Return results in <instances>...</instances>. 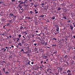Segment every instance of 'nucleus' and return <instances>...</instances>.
<instances>
[{
    "instance_id": "obj_59",
    "label": "nucleus",
    "mask_w": 75,
    "mask_h": 75,
    "mask_svg": "<svg viewBox=\"0 0 75 75\" xmlns=\"http://www.w3.org/2000/svg\"><path fill=\"white\" fill-rule=\"evenodd\" d=\"M1 3H2V2H1L0 1V4H1Z\"/></svg>"
},
{
    "instance_id": "obj_42",
    "label": "nucleus",
    "mask_w": 75,
    "mask_h": 75,
    "mask_svg": "<svg viewBox=\"0 0 75 75\" xmlns=\"http://www.w3.org/2000/svg\"><path fill=\"white\" fill-rule=\"evenodd\" d=\"M6 51V49H4V52H5V51Z\"/></svg>"
},
{
    "instance_id": "obj_5",
    "label": "nucleus",
    "mask_w": 75,
    "mask_h": 75,
    "mask_svg": "<svg viewBox=\"0 0 75 75\" xmlns=\"http://www.w3.org/2000/svg\"><path fill=\"white\" fill-rule=\"evenodd\" d=\"M59 27L58 26L57 28H56V31H59Z\"/></svg>"
},
{
    "instance_id": "obj_47",
    "label": "nucleus",
    "mask_w": 75,
    "mask_h": 75,
    "mask_svg": "<svg viewBox=\"0 0 75 75\" xmlns=\"http://www.w3.org/2000/svg\"><path fill=\"white\" fill-rule=\"evenodd\" d=\"M45 30H47V27L45 28Z\"/></svg>"
},
{
    "instance_id": "obj_28",
    "label": "nucleus",
    "mask_w": 75,
    "mask_h": 75,
    "mask_svg": "<svg viewBox=\"0 0 75 75\" xmlns=\"http://www.w3.org/2000/svg\"><path fill=\"white\" fill-rule=\"evenodd\" d=\"M5 74H8V71H7L5 72Z\"/></svg>"
},
{
    "instance_id": "obj_58",
    "label": "nucleus",
    "mask_w": 75,
    "mask_h": 75,
    "mask_svg": "<svg viewBox=\"0 0 75 75\" xmlns=\"http://www.w3.org/2000/svg\"><path fill=\"white\" fill-rule=\"evenodd\" d=\"M19 40V39L18 38V40H17V41H18Z\"/></svg>"
},
{
    "instance_id": "obj_49",
    "label": "nucleus",
    "mask_w": 75,
    "mask_h": 75,
    "mask_svg": "<svg viewBox=\"0 0 75 75\" xmlns=\"http://www.w3.org/2000/svg\"><path fill=\"white\" fill-rule=\"evenodd\" d=\"M74 61H73V62H72V63H71V64H74Z\"/></svg>"
},
{
    "instance_id": "obj_20",
    "label": "nucleus",
    "mask_w": 75,
    "mask_h": 75,
    "mask_svg": "<svg viewBox=\"0 0 75 75\" xmlns=\"http://www.w3.org/2000/svg\"><path fill=\"white\" fill-rule=\"evenodd\" d=\"M18 6L19 7V8H21V7H22V6H21L20 5H18Z\"/></svg>"
},
{
    "instance_id": "obj_31",
    "label": "nucleus",
    "mask_w": 75,
    "mask_h": 75,
    "mask_svg": "<svg viewBox=\"0 0 75 75\" xmlns=\"http://www.w3.org/2000/svg\"><path fill=\"white\" fill-rule=\"evenodd\" d=\"M45 45H48L47 42L45 43Z\"/></svg>"
},
{
    "instance_id": "obj_61",
    "label": "nucleus",
    "mask_w": 75,
    "mask_h": 75,
    "mask_svg": "<svg viewBox=\"0 0 75 75\" xmlns=\"http://www.w3.org/2000/svg\"><path fill=\"white\" fill-rule=\"evenodd\" d=\"M73 37L74 38H75V35Z\"/></svg>"
},
{
    "instance_id": "obj_7",
    "label": "nucleus",
    "mask_w": 75,
    "mask_h": 75,
    "mask_svg": "<svg viewBox=\"0 0 75 75\" xmlns=\"http://www.w3.org/2000/svg\"><path fill=\"white\" fill-rule=\"evenodd\" d=\"M24 3L23 2V1H21V2L18 5V6H20L21 4H23Z\"/></svg>"
},
{
    "instance_id": "obj_62",
    "label": "nucleus",
    "mask_w": 75,
    "mask_h": 75,
    "mask_svg": "<svg viewBox=\"0 0 75 75\" xmlns=\"http://www.w3.org/2000/svg\"><path fill=\"white\" fill-rule=\"evenodd\" d=\"M64 74H66L67 75V72H64Z\"/></svg>"
},
{
    "instance_id": "obj_3",
    "label": "nucleus",
    "mask_w": 75,
    "mask_h": 75,
    "mask_svg": "<svg viewBox=\"0 0 75 75\" xmlns=\"http://www.w3.org/2000/svg\"><path fill=\"white\" fill-rule=\"evenodd\" d=\"M44 5H45V4L44 3H42V4H40V6H41L43 7H44Z\"/></svg>"
},
{
    "instance_id": "obj_4",
    "label": "nucleus",
    "mask_w": 75,
    "mask_h": 75,
    "mask_svg": "<svg viewBox=\"0 0 75 75\" xmlns=\"http://www.w3.org/2000/svg\"><path fill=\"white\" fill-rule=\"evenodd\" d=\"M5 21H6V18H3L2 19V21H3V22H4Z\"/></svg>"
},
{
    "instance_id": "obj_13",
    "label": "nucleus",
    "mask_w": 75,
    "mask_h": 75,
    "mask_svg": "<svg viewBox=\"0 0 75 75\" xmlns=\"http://www.w3.org/2000/svg\"><path fill=\"white\" fill-rule=\"evenodd\" d=\"M6 68H3L2 69V70L4 72H6V71H5V69Z\"/></svg>"
},
{
    "instance_id": "obj_64",
    "label": "nucleus",
    "mask_w": 75,
    "mask_h": 75,
    "mask_svg": "<svg viewBox=\"0 0 75 75\" xmlns=\"http://www.w3.org/2000/svg\"><path fill=\"white\" fill-rule=\"evenodd\" d=\"M74 25V27H75V24Z\"/></svg>"
},
{
    "instance_id": "obj_23",
    "label": "nucleus",
    "mask_w": 75,
    "mask_h": 75,
    "mask_svg": "<svg viewBox=\"0 0 75 75\" xmlns=\"http://www.w3.org/2000/svg\"><path fill=\"white\" fill-rule=\"evenodd\" d=\"M61 8H60V7H59L58 8V10H61Z\"/></svg>"
},
{
    "instance_id": "obj_51",
    "label": "nucleus",
    "mask_w": 75,
    "mask_h": 75,
    "mask_svg": "<svg viewBox=\"0 0 75 75\" xmlns=\"http://www.w3.org/2000/svg\"><path fill=\"white\" fill-rule=\"evenodd\" d=\"M4 50V48H3L2 49V50L3 51V50Z\"/></svg>"
},
{
    "instance_id": "obj_19",
    "label": "nucleus",
    "mask_w": 75,
    "mask_h": 75,
    "mask_svg": "<svg viewBox=\"0 0 75 75\" xmlns=\"http://www.w3.org/2000/svg\"><path fill=\"white\" fill-rule=\"evenodd\" d=\"M65 58H66V59H67V58H68V56H67V55L65 56Z\"/></svg>"
},
{
    "instance_id": "obj_26",
    "label": "nucleus",
    "mask_w": 75,
    "mask_h": 75,
    "mask_svg": "<svg viewBox=\"0 0 75 75\" xmlns=\"http://www.w3.org/2000/svg\"><path fill=\"white\" fill-rule=\"evenodd\" d=\"M21 37V35L20 34H19V38H20V37Z\"/></svg>"
},
{
    "instance_id": "obj_60",
    "label": "nucleus",
    "mask_w": 75,
    "mask_h": 75,
    "mask_svg": "<svg viewBox=\"0 0 75 75\" xmlns=\"http://www.w3.org/2000/svg\"><path fill=\"white\" fill-rule=\"evenodd\" d=\"M26 39V38L24 39L23 40V41H24V40H25Z\"/></svg>"
},
{
    "instance_id": "obj_43",
    "label": "nucleus",
    "mask_w": 75,
    "mask_h": 75,
    "mask_svg": "<svg viewBox=\"0 0 75 75\" xmlns=\"http://www.w3.org/2000/svg\"><path fill=\"white\" fill-rule=\"evenodd\" d=\"M10 25V24L9 23H8L7 25H6V26H8V25Z\"/></svg>"
},
{
    "instance_id": "obj_8",
    "label": "nucleus",
    "mask_w": 75,
    "mask_h": 75,
    "mask_svg": "<svg viewBox=\"0 0 75 75\" xmlns=\"http://www.w3.org/2000/svg\"><path fill=\"white\" fill-rule=\"evenodd\" d=\"M43 59H46V58H47V56H43Z\"/></svg>"
},
{
    "instance_id": "obj_44",
    "label": "nucleus",
    "mask_w": 75,
    "mask_h": 75,
    "mask_svg": "<svg viewBox=\"0 0 75 75\" xmlns=\"http://www.w3.org/2000/svg\"><path fill=\"white\" fill-rule=\"evenodd\" d=\"M53 54H56V52H54Z\"/></svg>"
},
{
    "instance_id": "obj_34",
    "label": "nucleus",
    "mask_w": 75,
    "mask_h": 75,
    "mask_svg": "<svg viewBox=\"0 0 75 75\" xmlns=\"http://www.w3.org/2000/svg\"><path fill=\"white\" fill-rule=\"evenodd\" d=\"M65 62L67 64V65H68V62Z\"/></svg>"
},
{
    "instance_id": "obj_16",
    "label": "nucleus",
    "mask_w": 75,
    "mask_h": 75,
    "mask_svg": "<svg viewBox=\"0 0 75 75\" xmlns=\"http://www.w3.org/2000/svg\"><path fill=\"white\" fill-rule=\"evenodd\" d=\"M6 25H5L3 26V28L4 29H6V28H5V27H6Z\"/></svg>"
},
{
    "instance_id": "obj_10",
    "label": "nucleus",
    "mask_w": 75,
    "mask_h": 75,
    "mask_svg": "<svg viewBox=\"0 0 75 75\" xmlns=\"http://www.w3.org/2000/svg\"><path fill=\"white\" fill-rule=\"evenodd\" d=\"M18 45L20 46V47L22 46V45H21V43H18Z\"/></svg>"
},
{
    "instance_id": "obj_33",
    "label": "nucleus",
    "mask_w": 75,
    "mask_h": 75,
    "mask_svg": "<svg viewBox=\"0 0 75 75\" xmlns=\"http://www.w3.org/2000/svg\"><path fill=\"white\" fill-rule=\"evenodd\" d=\"M34 62H31V64H34Z\"/></svg>"
},
{
    "instance_id": "obj_21",
    "label": "nucleus",
    "mask_w": 75,
    "mask_h": 75,
    "mask_svg": "<svg viewBox=\"0 0 75 75\" xmlns=\"http://www.w3.org/2000/svg\"><path fill=\"white\" fill-rule=\"evenodd\" d=\"M68 71L69 73H71V70H68Z\"/></svg>"
},
{
    "instance_id": "obj_55",
    "label": "nucleus",
    "mask_w": 75,
    "mask_h": 75,
    "mask_svg": "<svg viewBox=\"0 0 75 75\" xmlns=\"http://www.w3.org/2000/svg\"><path fill=\"white\" fill-rule=\"evenodd\" d=\"M5 48H6V49H8V47H6Z\"/></svg>"
},
{
    "instance_id": "obj_39",
    "label": "nucleus",
    "mask_w": 75,
    "mask_h": 75,
    "mask_svg": "<svg viewBox=\"0 0 75 75\" xmlns=\"http://www.w3.org/2000/svg\"><path fill=\"white\" fill-rule=\"evenodd\" d=\"M21 1H18V3H21Z\"/></svg>"
},
{
    "instance_id": "obj_6",
    "label": "nucleus",
    "mask_w": 75,
    "mask_h": 75,
    "mask_svg": "<svg viewBox=\"0 0 75 75\" xmlns=\"http://www.w3.org/2000/svg\"><path fill=\"white\" fill-rule=\"evenodd\" d=\"M70 28L71 30H73V26H72V25H70Z\"/></svg>"
},
{
    "instance_id": "obj_30",
    "label": "nucleus",
    "mask_w": 75,
    "mask_h": 75,
    "mask_svg": "<svg viewBox=\"0 0 75 75\" xmlns=\"http://www.w3.org/2000/svg\"><path fill=\"white\" fill-rule=\"evenodd\" d=\"M11 1H12V2H15V0H12Z\"/></svg>"
},
{
    "instance_id": "obj_29",
    "label": "nucleus",
    "mask_w": 75,
    "mask_h": 75,
    "mask_svg": "<svg viewBox=\"0 0 75 75\" xmlns=\"http://www.w3.org/2000/svg\"><path fill=\"white\" fill-rule=\"evenodd\" d=\"M37 13H38V11H36L35 12V14H37Z\"/></svg>"
},
{
    "instance_id": "obj_15",
    "label": "nucleus",
    "mask_w": 75,
    "mask_h": 75,
    "mask_svg": "<svg viewBox=\"0 0 75 75\" xmlns=\"http://www.w3.org/2000/svg\"><path fill=\"white\" fill-rule=\"evenodd\" d=\"M24 50L23 49H22V50H21V52H22V53H23V52H24Z\"/></svg>"
},
{
    "instance_id": "obj_9",
    "label": "nucleus",
    "mask_w": 75,
    "mask_h": 75,
    "mask_svg": "<svg viewBox=\"0 0 75 75\" xmlns=\"http://www.w3.org/2000/svg\"><path fill=\"white\" fill-rule=\"evenodd\" d=\"M30 13L31 14H33V13L34 14V13L32 11H30Z\"/></svg>"
},
{
    "instance_id": "obj_46",
    "label": "nucleus",
    "mask_w": 75,
    "mask_h": 75,
    "mask_svg": "<svg viewBox=\"0 0 75 75\" xmlns=\"http://www.w3.org/2000/svg\"><path fill=\"white\" fill-rule=\"evenodd\" d=\"M20 8V10H23V8Z\"/></svg>"
},
{
    "instance_id": "obj_53",
    "label": "nucleus",
    "mask_w": 75,
    "mask_h": 75,
    "mask_svg": "<svg viewBox=\"0 0 75 75\" xmlns=\"http://www.w3.org/2000/svg\"><path fill=\"white\" fill-rule=\"evenodd\" d=\"M33 42H35V40H33Z\"/></svg>"
},
{
    "instance_id": "obj_36",
    "label": "nucleus",
    "mask_w": 75,
    "mask_h": 75,
    "mask_svg": "<svg viewBox=\"0 0 75 75\" xmlns=\"http://www.w3.org/2000/svg\"><path fill=\"white\" fill-rule=\"evenodd\" d=\"M23 37L24 38H25V36L24 35L23 36Z\"/></svg>"
},
{
    "instance_id": "obj_45",
    "label": "nucleus",
    "mask_w": 75,
    "mask_h": 75,
    "mask_svg": "<svg viewBox=\"0 0 75 75\" xmlns=\"http://www.w3.org/2000/svg\"><path fill=\"white\" fill-rule=\"evenodd\" d=\"M14 46H13L12 45H11V48H14Z\"/></svg>"
},
{
    "instance_id": "obj_50",
    "label": "nucleus",
    "mask_w": 75,
    "mask_h": 75,
    "mask_svg": "<svg viewBox=\"0 0 75 75\" xmlns=\"http://www.w3.org/2000/svg\"><path fill=\"white\" fill-rule=\"evenodd\" d=\"M7 52H8L9 51H8V49H7Z\"/></svg>"
},
{
    "instance_id": "obj_2",
    "label": "nucleus",
    "mask_w": 75,
    "mask_h": 75,
    "mask_svg": "<svg viewBox=\"0 0 75 75\" xmlns=\"http://www.w3.org/2000/svg\"><path fill=\"white\" fill-rule=\"evenodd\" d=\"M43 42H41L40 43L42 44V45H44V44H45V42L44 41V40H43Z\"/></svg>"
},
{
    "instance_id": "obj_56",
    "label": "nucleus",
    "mask_w": 75,
    "mask_h": 75,
    "mask_svg": "<svg viewBox=\"0 0 75 75\" xmlns=\"http://www.w3.org/2000/svg\"><path fill=\"white\" fill-rule=\"evenodd\" d=\"M31 5L32 6H33V3H31Z\"/></svg>"
},
{
    "instance_id": "obj_48",
    "label": "nucleus",
    "mask_w": 75,
    "mask_h": 75,
    "mask_svg": "<svg viewBox=\"0 0 75 75\" xmlns=\"http://www.w3.org/2000/svg\"><path fill=\"white\" fill-rule=\"evenodd\" d=\"M36 33H38V30H36Z\"/></svg>"
},
{
    "instance_id": "obj_27",
    "label": "nucleus",
    "mask_w": 75,
    "mask_h": 75,
    "mask_svg": "<svg viewBox=\"0 0 75 75\" xmlns=\"http://www.w3.org/2000/svg\"><path fill=\"white\" fill-rule=\"evenodd\" d=\"M24 6H26V7H27V5H26V4H24Z\"/></svg>"
},
{
    "instance_id": "obj_18",
    "label": "nucleus",
    "mask_w": 75,
    "mask_h": 75,
    "mask_svg": "<svg viewBox=\"0 0 75 75\" xmlns=\"http://www.w3.org/2000/svg\"><path fill=\"white\" fill-rule=\"evenodd\" d=\"M63 18H64V19H65V20H67V17H66V16H65L64 17H63Z\"/></svg>"
},
{
    "instance_id": "obj_17",
    "label": "nucleus",
    "mask_w": 75,
    "mask_h": 75,
    "mask_svg": "<svg viewBox=\"0 0 75 75\" xmlns=\"http://www.w3.org/2000/svg\"><path fill=\"white\" fill-rule=\"evenodd\" d=\"M23 26H21L20 28V29H21V30H22V29H23Z\"/></svg>"
},
{
    "instance_id": "obj_63",
    "label": "nucleus",
    "mask_w": 75,
    "mask_h": 75,
    "mask_svg": "<svg viewBox=\"0 0 75 75\" xmlns=\"http://www.w3.org/2000/svg\"><path fill=\"white\" fill-rule=\"evenodd\" d=\"M28 19H30V17H28Z\"/></svg>"
},
{
    "instance_id": "obj_35",
    "label": "nucleus",
    "mask_w": 75,
    "mask_h": 75,
    "mask_svg": "<svg viewBox=\"0 0 75 75\" xmlns=\"http://www.w3.org/2000/svg\"><path fill=\"white\" fill-rule=\"evenodd\" d=\"M65 40H66V41H67V40H68V38H65Z\"/></svg>"
},
{
    "instance_id": "obj_40",
    "label": "nucleus",
    "mask_w": 75,
    "mask_h": 75,
    "mask_svg": "<svg viewBox=\"0 0 75 75\" xmlns=\"http://www.w3.org/2000/svg\"><path fill=\"white\" fill-rule=\"evenodd\" d=\"M37 44H36V43H35L34 44V45H35V46H36V45H37Z\"/></svg>"
},
{
    "instance_id": "obj_32",
    "label": "nucleus",
    "mask_w": 75,
    "mask_h": 75,
    "mask_svg": "<svg viewBox=\"0 0 75 75\" xmlns=\"http://www.w3.org/2000/svg\"><path fill=\"white\" fill-rule=\"evenodd\" d=\"M44 62V61H43V60L42 61L40 62L41 64H42V62Z\"/></svg>"
},
{
    "instance_id": "obj_52",
    "label": "nucleus",
    "mask_w": 75,
    "mask_h": 75,
    "mask_svg": "<svg viewBox=\"0 0 75 75\" xmlns=\"http://www.w3.org/2000/svg\"><path fill=\"white\" fill-rule=\"evenodd\" d=\"M28 17L27 16V17H25V18H28Z\"/></svg>"
},
{
    "instance_id": "obj_24",
    "label": "nucleus",
    "mask_w": 75,
    "mask_h": 75,
    "mask_svg": "<svg viewBox=\"0 0 75 75\" xmlns=\"http://www.w3.org/2000/svg\"><path fill=\"white\" fill-rule=\"evenodd\" d=\"M53 40H55V41H57V39L56 38H53Z\"/></svg>"
},
{
    "instance_id": "obj_22",
    "label": "nucleus",
    "mask_w": 75,
    "mask_h": 75,
    "mask_svg": "<svg viewBox=\"0 0 75 75\" xmlns=\"http://www.w3.org/2000/svg\"><path fill=\"white\" fill-rule=\"evenodd\" d=\"M12 20H13V19H11V20L9 21V22H10V23H12V22H13V21H12Z\"/></svg>"
},
{
    "instance_id": "obj_54",
    "label": "nucleus",
    "mask_w": 75,
    "mask_h": 75,
    "mask_svg": "<svg viewBox=\"0 0 75 75\" xmlns=\"http://www.w3.org/2000/svg\"><path fill=\"white\" fill-rule=\"evenodd\" d=\"M37 11V10H36V9H35V12L36 11Z\"/></svg>"
},
{
    "instance_id": "obj_12",
    "label": "nucleus",
    "mask_w": 75,
    "mask_h": 75,
    "mask_svg": "<svg viewBox=\"0 0 75 75\" xmlns=\"http://www.w3.org/2000/svg\"><path fill=\"white\" fill-rule=\"evenodd\" d=\"M44 17V15L43 14H42L40 16V17Z\"/></svg>"
},
{
    "instance_id": "obj_37",
    "label": "nucleus",
    "mask_w": 75,
    "mask_h": 75,
    "mask_svg": "<svg viewBox=\"0 0 75 75\" xmlns=\"http://www.w3.org/2000/svg\"><path fill=\"white\" fill-rule=\"evenodd\" d=\"M27 64H29V65H30V62H28V63H27Z\"/></svg>"
},
{
    "instance_id": "obj_14",
    "label": "nucleus",
    "mask_w": 75,
    "mask_h": 75,
    "mask_svg": "<svg viewBox=\"0 0 75 75\" xmlns=\"http://www.w3.org/2000/svg\"><path fill=\"white\" fill-rule=\"evenodd\" d=\"M55 16H53L51 18V19H52L53 20H54V19H55Z\"/></svg>"
},
{
    "instance_id": "obj_57",
    "label": "nucleus",
    "mask_w": 75,
    "mask_h": 75,
    "mask_svg": "<svg viewBox=\"0 0 75 75\" xmlns=\"http://www.w3.org/2000/svg\"><path fill=\"white\" fill-rule=\"evenodd\" d=\"M44 64H46V63H47V62H44Z\"/></svg>"
},
{
    "instance_id": "obj_38",
    "label": "nucleus",
    "mask_w": 75,
    "mask_h": 75,
    "mask_svg": "<svg viewBox=\"0 0 75 75\" xmlns=\"http://www.w3.org/2000/svg\"><path fill=\"white\" fill-rule=\"evenodd\" d=\"M10 36L9 37H10V38H11L12 37V36H11L10 35V34L9 35Z\"/></svg>"
},
{
    "instance_id": "obj_11",
    "label": "nucleus",
    "mask_w": 75,
    "mask_h": 75,
    "mask_svg": "<svg viewBox=\"0 0 75 75\" xmlns=\"http://www.w3.org/2000/svg\"><path fill=\"white\" fill-rule=\"evenodd\" d=\"M13 17L14 18H13V20H15L16 19V18L17 16H15L14 15Z\"/></svg>"
},
{
    "instance_id": "obj_1",
    "label": "nucleus",
    "mask_w": 75,
    "mask_h": 75,
    "mask_svg": "<svg viewBox=\"0 0 75 75\" xmlns=\"http://www.w3.org/2000/svg\"><path fill=\"white\" fill-rule=\"evenodd\" d=\"M10 17H12V16H14V14L13 13H11L9 14Z\"/></svg>"
},
{
    "instance_id": "obj_25",
    "label": "nucleus",
    "mask_w": 75,
    "mask_h": 75,
    "mask_svg": "<svg viewBox=\"0 0 75 75\" xmlns=\"http://www.w3.org/2000/svg\"><path fill=\"white\" fill-rule=\"evenodd\" d=\"M68 23H71V20H68Z\"/></svg>"
},
{
    "instance_id": "obj_41",
    "label": "nucleus",
    "mask_w": 75,
    "mask_h": 75,
    "mask_svg": "<svg viewBox=\"0 0 75 75\" xmlns=\"http://www.w3.org/2000/svg\"><path fill=\"white\" fill-rule=\"evenodd\" d=\"M23 53H25V54H27V53H28V52H23Z\"/></svg>"
}]
</instances>
